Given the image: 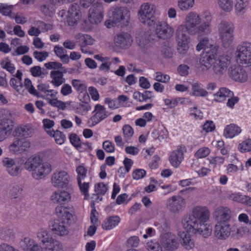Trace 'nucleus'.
Instances as JSON below:
<instances>
[{
  "mask_svg": "<svg viewBox=\"0 0 251 251\" xmlns=\"http://www.w3.org/2000/svg\"><path fill=\"white\" fill-rule=\"evenodd\" d=\"M212 16L208 11H204L200 15L194 11L188 13L184 19V24L179 25L176 31L177 51L181 54H185L189 49L191 35L201 36L210 33Z\"/></svg>",
  "mask_w": 251,
  "mask_h": 251,
  "instance_id": "nucleus-1",
  "label": "nucleus"
},
{
  "mask_svg": "<svg viewBox=\"0 0 251 251\" xmlns=\"http://www.w3.org/2000/svg\"><path fill=\"white\" fill-rule=\"evenodd\" d=\"M210 215V211L206 206H196L189 215L183 217L182 226L187 233L199 234L207 238L212 233V227L209 223Z\"/></svg>",
  "mask_w": 251,
  "mask_h": 251,
  "instance_id": "nucleus-2",
  "label": "nucleus"
},
{
  "mask_svg": "<svg viewBox=\"0 0 251 251\" xmlns=\"http://www.w3.org/2000/svg\"><path fill=\"white\" fill-rule=\"evenodd\" d=\"M25 169L31 173L32 177L36 180L46 178L51 172L52 168L51 164L36 155L28 157L24 163Z\"/></svg>",
  "mask_w": 251,
  "mask_h": 251,
  "instance_id": "nucleus-3",
  "label": "nucleus"
},
{
  "mask_svg": "<svg viewBox=\"0 0 251 251\" xmlns=\"http://www.w3.org/2000/svg\"><path fill=\"white\" fill-rule=\"evenodd\" d=\"M203 50V52L199 61L200 68L205 72L210 69L211 63L217 55L218 47L213 45L207 37L201 39L196 46V50L200 51Z\"/></svg>",
  "mask_w": 251,
  "mask_h": 251,
  "instance_id": "nucleus-4",
  "label": "nucleus"
},
{
  "mask_svg": "<svg viewBox=\"0 0 251 251\" xmlns=\"http://www.w3.org/2000/svg\"><path fill=\"white\" fill-rule=\"evenodd\" d=\"M15 114L6 109H2L0 119V142L5 140L12 133L15 125Z\"/></svg>",
  "mask_w": 251,
  "mask_h": 251,
  "instance_id": "nucleus-5",
  "label": "nucleus"
},
{
  "mask_svg": "<svg viewBox=\"0 0 251 251\" xmlns=\"http://www.w3.org/2000/svg\"><path fill=\"white\" fill-rule=\"evenodd\" d=\"M156 6L154 4L145 2L141 4L138 11L139 21L147 26H151L155 24Z\"/></svg>",
  "mask_w": 251,
  "mask_h": 251,
  "instance_id": "nucleus-6",
  "label": "nucleus"
},
{
  "mask_svg": "<svg viewBox=\"0 0 251 251\" xmlns=\"http://www.w3.org/2000/svg\"><path fill=\"white\" fill-rule=\"evenodd\" d=\"M218 31L223 46L228 47L234 39V26L226 21H222L218 25Z\"/></svg>",
  "mask_w": 251,
  "mask_h": 251,
  "instance_id": "nucleus-7",
  "label": "nucleus"
},
{
  "mask_svg": "<svg viewBox=\"0 0 251 251\" xmlns=\"http://www.w3.org/2000/svg\"><path fill=\"white\" fill-rule=\"evenodd\" d=\"M109 16L114 20L117 26L127 25L130 20V11L126 7H116L109 13Z\"/></svg>",
  "mask_w": 251,
  "mask_h": 251,
  "instance_id": "nucleus-8",
  "label": "nucleus"
},
{
  "mask_svg": "<svg viewBox=\"0 0 251 251\" xmlns=\"http://www.w3.org/2000/svg\"><path fill=\"white\" fill-rule=\"evenodd\" d=\"M72 181L71 176L68 171L57 170L51 175L50 183L55 188H63L69 185Z\"/></svg>",
  "mask_w": 251,
  "mask_h": 251,
  "instance_id": "nucleus-9",
  "label": "nucleus"
},
{
  "mask_svg": "<svg viewBox=\"0 0 251 251\" xmlns=\"http://www.w3.org/2000/svg\"><path fill=\"white\" fill-rule=\"evenodd\" d=\"M73 188L58 189L53 191L50 196V201L57 205H65L73 201Z\"/></svg>",
  "mask_w": 251,
  "mask_h": 251,
  "instance_id": "nucleus-10",
  "label": "nucleus"
},
{
  "mask_svg": "<svg viewBox=\"0 0 251 251\" xmlns=\"http://www.w3.org/2000/svg\"><path fill=\"white\" fill-rule=\"evenodd\" d=\"M217 56L213 60L211 67H212L215 74L221 75L226 72L231 62V57L226 53Z\"/></svg>",
  "mask_w": 251,
  "mask_h": 251,
  "instance_id": "nucleus-11",
  "label": "nucleus"
},
{
  "mask_svg": "<svg viewBox=\"0 0 251 251\" xmlns=\"http://www.w3.org/2000/svg\"><path fill=\"white\" fill-rule=\"evenodd\" d=\"M236 58L239 64L248 66L251 65V43L243 42L238 46Z\"/></svg>",
  "mask_w": 251,
  "mask_h": 251,
  "instance_id": "nucleus-12",
  "label": "nucleus"
},
{
  "mask_svg": "<svg viewBox=\"0 0 251 251\" xmlns=\"http://www.w3.org/2000/svg\"><path fill=\"white\" fill-rule=\"evenodd\" d=\"M30 147L31 142L29 140L16 138L10 144L8 150L14 154H23L28 152Z\"/></svg>",
  "mask_w": 251,
  "mask_h": 251,
  "instance_id": "nucleus-13",
  "label": "nucleus"
},
{
  "mask_svg": "<svg viewBox=\"0 0 251 251\" xmlns=\"http://www.w3.org/2000/svg\"><path fill=\"white\" fill-rule=\"evenodd\" d=\"M93 113L94 115L87 121L89 127L95 126L101 121L108 118L111 114L104 105L100 104L95 105Z\"/></svg>",
  "mask_w": 251,
  "mask_h": 251,
  "instance_id": "nucleus-14",
  "label": "nucleus"
},
{
  "mask_svg": "<svg viewBox=\"0 0 251 251\" xmlns=\"http://www.w3.org/2000/svg\"><path fill=\"white\" fill-rule=\"evenodd\" d=\"M104 8L102 2L97 1L90 8L88 20L92 24L97 25L101 23L104 17Z\"/></svg>",
  "mask_w": 251,
  "mask_h": 251,
  "instance_id": "nucleus-15",
  "label": "nucleus"
},
{
  "mask_svg": "<svg viewBox=\"0 0 251 251\" xmlns=\"http://www.w3.org/2000/svg\"><path fill=\"white\" fill-rule=\"evenodd\" d=\"M186 204V200L184 198L179 195H175L167 200L166 207L171 213L178 214L184 209Z\"/></svg>",
  "mask_w": 251,
  "mask_h": 251,
  "instance_id": "nucleus-16",
  "label": "nucleus"
},
{
  "mask_svg": "<svg viewBox=\"0 0 251 251\" xmlns=\"http://www.w3.org/2000/svg\"><path fill=\"white\" fill-rule=\"evenodd\" d=\"M154 31L158 38L168 40L173 36L175 30L167 22L158 21L156 23Z\"/></svg>",
  "mask_w": 251,
  "mask_h": 251,
  "instance_id": "nucleus-17",
  "label": "nucleus"
},
{
  "mask_svg": "<svg viewBox=\"0 0 251 251\" xmlns=\"http://www.w3.org/2000/svg\"><path fill=\"white\" fill-rule=\"evenodd\" d=\"M2 164L8 173L12 176H17L22 170V163L17 159L5 157L2 160Z\"/></svg>",
  "mask_w": 251,
  "mask_h": 251,
  "instance_id": "nucleus-18",
  "label": "nucleus"
},
{
  "mask_svg": "<svg viewBox=\"0 0 251 251\" xmlns=\"http://www.w3.org/2000/svg\"><path fill=\"white\" fill-rule=\"evenodd\" d=\"M231 228L229 223H216L214 233L215 236L219 240H226L230 235Z\"/></svg>",
  "mask_w": 251,
  "mask_h": 251,
  "instance_id": "nucleus-19",
  "label": "nucleus"
},
{
  "mask_svg": "<svg viewBox=\"0 0 251 251\" xmlns=\"http://www.w3.org/2000/svg\"><path fill=\"white\" fill-rule=\"evenodd\" d=\"M161 244L162 247L168 251L175 250L178 246L177 237L170 232L165 233L162 235Z\"/></svg>",
  "mask_w": 251,
  "mask_h": 251,
  "instance_id": "nucleus-20",
  "label": "nucleus"
},
{
  "mask_svg": "<svg viewBox=\"0 0 251 251\" xmlns=\"http://www.w3.org/2000/svg\"><path fill=\"white\" fill-rule=\"evenodd\" d=\"M185 152V147L180 146H178L175 150L170 153L169 160L172 166L175 168L179 167L184 159V153Z\"/></svg>",
  "mask_w": 251,
  "mask_h": 251,
  "instance_id": "nucleus-21",
  "label": "nucleus"
},
{
  "mask_svg": "<svg viewBox=\"0 0 251 251\" xmlns=\"http://www.w3.org/2000/svg\"><path fill=\"white\" fill-rule=\"evenodd\" d=\"M213 216L216 223H228L231 218V211L227 207L220 206L215 209Z\"/></svg>",
  "mask_w": 251,
  "mask_h": 251,
  "instance_id": "nucleus-22",
  "label": "nucleus"
},
{
  "mask_svg": "<svg viewBox=\"0 0 251 251\" xmlns=\"http://www.w3.org/2000/svg\"><path fill=\"white\" fill-rule=\"evenodd\" d=\"M67 223H68L59 220H53L50 222L49 226L55 234L63 236L69 233L68 228L66 225Z\"/></svg>",
  "mask_w": 251,
  "mask_h": 251,
  "instance_id": "nucleus-23",
  "label": "nucleus"
},
{
  "mask_svg": "<svg viewBox=\"0 0 251 251\" xmlns=\"http://www.w3.org/2000/svg\"><path fill=\"white\" fill-rule=\"evenodd\" d=\"M22 71L18 70L16 74L10 78L9 84L19 95H24L25 93V91L22 83Z\"/></svg>",
  "mask_w": 251,
  "mask_h": 251,
  "instance_id": "nucleus-24",
  "label": "nucleus"
},
{
  "mask_svg": "<svg viewBox=\"0 0 251 251\" xmlns=\"http://www.w3.org/2000/svg\"><path fill=\"white\" fill-rule=\"evenodd\" d=\"M67 16V22L71 26L76 24L80 20L81 13L79 5L76 3H74L70 6Z\"/></svg>",
  "mask_w": 251,
  "mask_h": 251,
  "instance_id": "nucleus-25",
  "label": "nucleus"
},
{
  "mask_svg": "<svg viewBox=\"0 0 251 251\" xmlns=\"http://www.w3.org/2000/svg\"><path fill=\"white\" fill-rule=\"evenodd\" d=\"M115 45L122 49L130 47L133 42L131 35L126 32H122L116 35L114 38Z\"/></svg>",
  "mask_w": 251,
  "mask_h": 251,
  "instance_id": "nucleus-26",
  "label": "nucleus"
},
{
  "mask_svg": "<svg viewBox=\"0 0 251 251\" xmlns=\"http://www.w3.org/2000/svg\"><path fill=\"white\" fill-rule=\"evenodd\" d=\"M66 72V69L61 71L53 70L51 71L50 74L51 79L50 83L56 87H58L64 84L66 81V79L64 77L63 74Z\"/></svg>",
  "mask_w": 251,
  "mask_h": 251,
  "instance_id": "nucleus-27",
  "label": "nucleus"
},
{
  "mask_svg": "<svg viewBox=\"0 0 251 251\" xmlns=\"http://www.w3.org/2000/svg\"><path fill=\"white\" fill-rule=\"evenodd\" d=\"M55 214L60 221L68 223L72 219V214L64 205H57L55 208Z\"/></svg>",
  "mask_w": 251,
  "mask_h": 251,
  "instance_id": "nucleus-28",
  "label": "nucleus"
},
{
  "mask_svg": "<svg viewBox=\"0 0 251 251\" xmlns=\"http://www.w3.org/2000/svg\"><path fill=\"white\" fill-rule=\"evenodd\" d=\"M230 75L232 78L236 81L244 82L248 78V75L245 69L238 66L231 70Z\"/></svg>",
  "mask_w": 251,
  "mask_h": 251,
  "instance_id": "nucleus-29",
  "label": "nucleus"
},
{
  "mask_svg": "<svg viewBox=\"0 0 251 251\" xmlns=\"http://www.w3.org/2000/svg\"><path fill=\"white\" fill-rule=\"evenodd\" d=\"M242 132L240 127L234 124H230L225 126L223 135L226 138L232 139Z\"/></svg>",
  "mask_w": 251,
  "mask_h": 251,
  "instance_id": "nucleus-30",
  "label": "nucleus"
},
{
  "mask_svg": "<svg viewBox=\"0 0 251 251\" xmlns=\"http://www.w3.org/2000/svg\"><path fill=\"white\" fill-rule=\"evenodd\" d=\"M75 38L76 42L79 43V45L81 48V50L83 52H85L82 49L83 47L88 45H92L94 43V40L87 34L79 33L75 36Z\"/></svg>",
  "mask_w": 251,
  "mask_h": 251,
  "instance_id": "nucleus-31",
  "label": "nucleus"
},
{
  "mask_svg": "<svg viewBox=\"0 0 251 251\" xmlns=\"http://www.w3.org/2000/svg\"><path fill=\"white\" fill-rule=\"evenodd\" d=\"M33 134V129L30 126H18L14 131V136L24 137L23 138L25 139L31 137Z\"/></svg>",
  "mask_w": 251,
  "mask_h": 251,
  "instance_id": "nucleus-32",
  "label": "nucleus"
},
{
  "mask_svg": "<svg viewBox=\"0 0 251 251\" xmlns=\"http://www.w3.org/2000/svg\"><path fill=\"white\" fill-rule=\"evenodd\" d=\"M233 96V93L229 89L222 87L215 94H214V100L216 102H221L225 100L226 98Z\"/></svg>",
  "mask_w": 251,
  "mask_h": 251,
  "instance_id": "nucleus-33",
  "label": "nucleus"
},
{
  "mask_svg": "<svg viewBox=\"0 0 251 251\" xmlns=\"http://www.w3.org/2000/svg\"><path fill=\"white\" fill-rule=\"evenodd\" d=\"M181 239V244L182 247L187 250H190L195 247V242L191 236L183 231L178 234Z\"/></svg>",
  "mask_w": 251,
  "mask_h": 251,
  "instance_id": "nucleus-34",
  "label": "nucleus"
},
{
  "mask_svg": "<svg viewBox=\"0 0 251 251\" xmlns=\"http://www.w3.org/2000/svg\"><path fill=\"white\" fill-rule=\"evenodd\" d=\"M46 251H63L62 244L56 239L51 237L43 245Z\"/></svg>",
  "mask_w": 251,
  "mask_h": 251,
  "instance_id": "nucleus-35",
  "label": "nucleus"
},
{
  "mask_svg": "<svg viewBox=\"0 0 251 251\" xmlns=\"http://www.w3.org/2000/svg\"><path fill=\"white\" fill-rule=\"evenodd\" d=\"M120 221L121 219L118 216L109 217L104 220L102 224V227L105 230H111L117 226Z\"/></svg>",
  "mask_w": 251,
  "mask_h": 251,
  "instance_id": "nucleus-36",
  "label": "nucleus"
},
{
  "mask_svg": "<svg viewBox=\"0 0 251 251\" xmlns=\"http://www.w3.org/2000/svg\"><path fill=\"white\" fill-rule=\"evenodd\" d=\"M192 95L196 97H205L208 95L207 91L203 88V85L198 81L192 83Z\"/></svg>",
  "mask_w": 251,
  "mask_h": 251,
  "instance_id": "nucleus-37",
  "label": "nucleus"
},
{
  "mask_svg": "<svg viewBox=\"0 0 251 251\" xmlns=\"http://www.w3.org/2000/svg\"><path fill=\"white\" fill-rule=\"evenodd\" d=\"M188 100L187 99L181 97L167 98L163 99L164 104L171 109L175 108L179 103L185 104Z\"/></svg>",
  "mask_w": 251,
  "mask_h": 251,
  "instance_id": "nucleus-38",
  "label": "nucleus"
},
{
  "mask_svg": "<svg viewBox=\"0 0 251 251\" xmlns=\"http://www.w3.org/2000/svg\"><path fill=\"white\" fill-rule=\"evenodd\" d=\"M217 4L225 12H230L233 9L232 0H217Z\"/></svg>",
  "mask_w": 251,
  "mask_h": 251,
  "instance_id": "nucleus-39",
  "label": "nucleus"
},
{
  "mask_svg": "<svg viewBox=\"0 0 251 251\" xmlns=\"http://www.w3.org/2000/svg\"><path fill=\"white\" fill-rule=\"evenodd\" d=\"M195 4V0H177V6L181 11H188Z\"/></svg>",
  "mask_w": 251,
  "mask_h": 251,
  "instance_id": "nucleus-40",
  "label": "nucleus"
},
{
  "mask_svg": "<svg viewBox=\"0 0 251 251\" xmlns=\"http://www.w3.org/2000/svg\"><path fill=\"white\" fill-rule=\"evenodd\" d=\"M41 12L45 16L52 17L55 13V9L52 4L47 2L40 6Z\"/></svg>",
  "mask_w": 251,
  "mask_h": 251,
  "instance_id": "nucleus-41",
  "label": "nucleus"
},
{
  "mask_svg": "<svg viewBox=\"0 0 251 251\" xmlns=\"http://www.w3.org/2000/svg\"><path fill=\"white\" fill-rule=\"evenodd\" d=\"M151 134L154 138L160 141L166 139L169 135L167 130L164 127L160 128L159 130H154Z\"/></svg>",
  "mask_w": 251,
  "mask_h": 251,
  "instance_id": "nucleus-42",
  "label": "nucleus"
},
{
  "mask_svg": "<svg viewBox=\"0 0 251 251\" xmlns=\"http://www.w3.org/2000/svg\"><path fill=\"white\" fill-rule=\"evenodd\" d=\"M49 135L53 138L55 143L59 145L63 144L66 141L65 135L62 132L57 130H53L51 132V134Z\"/></svg>",
  "mask_w": 251,
  "mask_h": 251,
  "instance_id": "nucleus-43",
  "label": "nucleus"
},
{
  "mask_svg": "<svg viewBox=\"0 0 251 251\" xmlns=\"http://www.w3.org/2000/svg\"><path fill=\"white\" fill-rule=\"evenodd\" d=\"M34 241L35 240L29 237H25L21 240L20 245L24 251H29Z\"/></svg>",
  "mask_w": 251,
  "mask_h": 251,
  "instance_id": "nucleus-44",
  "label": "nucleus"
},
{
  "mask_svg": "<svg viewBox=\"0 0 251 251\" xmlns=\"http://www.w3.org/2000/svg\"><path fill=\"white\" fill-rule=\"evenodd\" d=\"M1 67L11 74H13L16 70L12 61L8 58H5L0 62Z\"/></svg>",
  "mask_w": 251,
  "mask_h": 251,
  "instance_id": "nucleus-45",
  "label": "nucleus"
},
{
  "mask_svg": "<svg viewBox=\"0 0 251 251\" xmlns=\"http://www.w3.org/2000/svg\"><path fill=\"white\" fill-rule=\"evenodd\" d=\"M24 88L26 89L28 92L32 95L39 97L40 93L35 89L32 84V82L28 78H25L24 80Z\"/></svg>",
  "mask_w": 251,
  "mask_h": 251,
  "instance_id": "nucleus-46",
  "label": "nucleus"
},
{
  "mask_svg": "<svg viewBox=\"0 0 251 251\" xmlns=\"http://www.w3.org/2000/svg\"><path fill=\"white\" fill-rule=\"evenodd\" d=\"M36 235L37 238L41 241L43 245L45 244V243L52 237L49 236V231L44 228L40 229L37 232Z\"/></svg>",
  "mask_w": 251,
  "mask_h": 251,
  "instance_id": "nucleus-47",
  "label": "nucleus"
},
{
  "mask_svg": "<svg viewBox=\"0 0 251 251\" xmlns=\"http://www.w3.org/2000/svg\"><path fill=\"white\" fill-rule=\"evenodd\" d=\"M210 166L215 168L220 167L225 162V158L222 156H210L207 158Z\"/></svg>",
  "mask_w": 251,
  "mask_h": 251,
  "instance_id": "nucleus-48",
  "label": "nucleus"
},
{
  "mask_svg": "<svg viewBox=\"0 0 251 251\" xmlns=\"http://www.w3.org/2000/svg\"><path fill=\"white\" fill-rule=\"evenodd\" d=\"M72 84L78 93H82L86 92L87 86L83 81L78 79H74L72 81Z\"/></svg>",
  "mask_w": 251,
  "mask_h": 251,
  "instance_id": "nucleus-49",
  "label": "nucleus"
},
{
  "mask_svg": "<svg viewBox=\"0 0 251 251\" xmlns=\"http://www.w3.org/2000/svg\"><path fill=\"white\" fill-rule=\"evenodd\" d=\"M243 170L244 167L241 163L239 167L234 164L230 163L226 166V173L227 174L232 176L236 174L239 170L243 171Z\"/></svg>",
  "mask_w": 251,
  "mask_h": 251,
  "instance_id": "nucleus-50",
  "label": "nucleus"
},
{
  "mask_svg": "<svg viewBox=\"0 0 251 251\" xmlns=\"http://www.w3.org/2000/svg\"><path fill=\"white\" fill-rule=\"evenodd\" d=\"M246 5L244 0H236L235 4V12L238 16H241L245 13Z\"/></svg>",
  "mask_w": 251,
  "mask_h": 251,
  "instance_id": "nucleus-51",
  "label": "nucleus"
},
{
  "mask_svg": "<svg viewBox=\"0 0 251 251\" xmlns=\"http://www.w3.org/2000/svg\"><path fill=\"white\" fill-rule=\"evenodd\" d=\"M122 131L125 140L128 141L133 136L134 130L129 125H125L122 128Z\"/></svg>",
  "mask_w": 251,
  "mask_h": 251,
  "instance_id": "nucleus-52",
  "label": "nucleus"
},
{
  "mask_svg": "<svg viewBox=\"0 0 251 251\" xmlns=\"http://www.w3.org/2000/svg\"><path fill=\"white\" fill-rule=\"evenodd\" d=\"M94 190L97 195H104L108 190V187L103 182H99L95 185Z\"/></svg>",
  "mask_w": 251,
  "mask_h": 251,
  "instance_id": "nucleus-53",
  "label": "nucleus"
},
{
  "mask_svg": "<svg viewBox=\"0 0 251 251\" xmlns=\"http://www.w3.org/2000/svg\"><path fill=\"white\" fill-rule=\"evenodd\" d=\"M87 170L83 165H80L76 167L77 174L76 180H83L86 176Z\"/></svg>",
  "mask_w": 251,
  "mask_h": 251,
  "instance_id": "nucleus-54",
  "label": "nucleus"
},
{
  "mask_svg": "<svg viewBox=\"0 0 251 251\" xmlns=\"http://www.w3.org/2000/svg\"><path fill=\"white\" fill-rule=\"evenodd\" d=\"M42 123L44 128L47 133L48 135L51 134V132L54 130L52 129L54 126V121L49 119H44L43 120Z\"/></svg>",
  "mask_w": 251,
  "mask_h": 251,
  "instance_id": "nucleus-55",
  "label": "nucleus"
},
{
  "mask_svg": "<svg viewBox=\"0 0 251 251\" xmlns=\"http://www.w3.org/2000/svg\"><path fill=\"white\" fill-rule=\"evenodd\" d=\"M13 9L12 5H8L6 3H0V13L4 16H9L12 18L11 15Z\"/></svg>",
  "mask_w": 251,
  "mask_h": 251,
  "instance_id": "nucleus-56",
  "label": "nucleus"
},
{
  "mask_svg": "<svg viewBox=\"0 0 251 251\" xmlns=\"http://www.w3.org/2000/svg\"><path fill=\"white\" fill-rule=\"evenodd\" d=\"M211 152V150L208 147H202L200 148L195 153V156L198 158H203L207 156Z\"/></svg>",
  "mask_w": 251,
  "mask_h": 251,
  "instance_id": "nucleus-57",
  "label": "nucleus"
},
{
  "mask_svg": "<svg viewBox=\"0 0 251 251\" xmlns=\"http://www.w3.org/2000/svg\"><path fill=\"white\" fill-rule=\"evenodd\" d=\"M238 149L241 152L251 151V139H247L239 144Z\"/></svg>",
  "mask_w": 251,
  "mask_h": 251,
  "instance_id": "nucleus-58",
  "label": "nucleus"
},
{
  "mask_svg": "<svg viewBox=\"0 0 251 251\" xmlns=\"http://www.w3.org/2000/svg\"><path fill=\"white\" fill-rule=\"evenodd\" d=\"M48 102L53 107H56L61 110H64L66 108L67 103L57 100V99H49Z\"/></svg>",
  "mask_w": 251,
  "mask_h": 251,
  "instance_id": "nucleus-59",
  "label": "nucleus"
},
{
  "mask_svg": "<svg viewBox=\"0 0 251 251\" xmlns=\"http://www.w3.org/2000/svg\"><path fill=\"white\" fill-rule=\"evenodd\" d=\"M190 116L195 120H201L203 118V113L201 110L197 107H193L189 109Z\"/></svg>",
  "mask_w": 251,
  "mask_h": 251,
  "instance_id": "nucleus-60",
  "label": "nucleus"
},
{
  "mask_svg": "<svg viewBox=\"0 0 251 251\" xmlns=\"http://www.w3.org/2000/svg\"><path fill=\"white\" fill-rule=\"evenodd\" d=\"M104 102L108 106L109 109L114 110L119 108V105L117 99L106 98L104 99Z\"/></svg>",
  "mask_w": 251,
  "mask_h": 251,
  "instance_id": "nucleus-61",
  "label": "nucleus"
},
{
  "mask_svg": "<svg viewBox=\"0 0 251 251\" xmlns=\"http://www.w3.org/2000/svg\"><path fill=\"white\" fill-rule=\"evenodd\" d=\"M154 79L158 82L162 83H167L170 79V77L169 75L162 73L161 72H156L154 75Z\"/></svg>",
  "mask_w": 251,
  "mask_h": 251,
  "instance_id": "nucleus-62",
  "label": "nucleus"
},
{
  "mask_svg": "<svg viewBox=\"0 0 251 251\" xmlns=\"http://www.w3.org/2000/svg\"><path fill=\"white\" fill-rule=\"evenodd\" d=\"M146 248L149 251H162V247L155 241L148 242Z\"/></svg>",
  "mask_w": 251,
  "mask_h": 251,
  "instance_id": "nucleus-63",
  "label": "nucleus"
},
{
  "mask_svg": "<svg viewBox=\"0 0 251 251\" xmlns=\"http://www.w3.org/2000/svg\"><path fill=\"white\" fill-rule=\"evenodd\" d=\"M91 109L90 105L87 103H84L80 104L77 108L76 112L82 115H84L90 111Z\"/></svg>",
  "mask_w": 251,
  "mask_h": 251,
  "instance_id": "nucleus-64",
  "label": "nucleus"
}]
</instances>
